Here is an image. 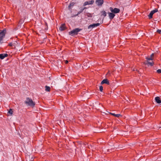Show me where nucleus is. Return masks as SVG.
Returning <instances> with one entry per match:
<instances>
[{
  "label": "nucleus",
  "instance_id": "f257e3e1",
  "mask_svg": "<svg viewBox=\"0 0 161 161\" xmlns=\"http://www.w3.org/2000/svg\"><path fill=\"white\" fill-rule=\"evenodd\" d=\"M81 30V29H80L79 28H75L69 32V34L70 35H71L72 36L75 35H77L78 32L80 31Z\"/></svg>",
  "mask_w": 161,
  "mask_h": 161
},
{
  "label": "nucleus",
  "instance_id": "f03ea898",
  "mask_svg": "<svg viewBox=\"0 0 161 161\" xmlns=\"http://www.w3.org/2000/svg\"><path fill=\"white\" fill-rule=\"evenodd\" d=\"M6 32V30L5 29L0 32V44L2 43L1 41L3 40V37L5 36Z\"/></svg>",
  "mask_w": 161,
  "mask_h": 161
},
{
  "label": "nucleus",
  "instance_id": "7ed1b4c3",
  "mask_svg": "<svg viewBox=\"0 0 161 161\" xmlns=\"http://www.w3.org/2000/svg\"><path fill=\"white\" fill-rule=\"evenodd\" d=\"M25 103L27 106H31L33 107L35 105V103L33 101H25Z\"/></svg>",
  "mask_w": 161,
  "mask_h": 161
},
{
  "label": "nucleus",
  "instance_id": "20e7f679",
  "mask_svg": "<svg viewBox=\"0 0 161 161\" xmlns=\"http://www.w3.org/2000/svg\"><path fill=\"white\" fill-rule=\"evenodd\" d=\"M110 9L112 13L114 14L119 13L120 11L119 9L116 8H115L114 9H113L112 7H110Z\"/></svg>",
  "mask_w": 161,
  "mask_h": 161
},
{
  "label": "nucleus",
  "instance_id": "39448f33",
  "mask_svg": "<svg viewBox=\"0 0 161 161\" xmlns=\"http://www.w3.org/2000/svg\"><path fill=\"white\" fill-rule=\"evenodd\" d=\"M104 3L103 0H96L95 3L98 6H101Z\"/></svg>",
  "mask_w": 161,
  "mask_h": 161
},
{
  "label": "nucleus",
  "instance_id": "423d86ee",
  "mask_svg": "<svg viewBox=\"0 0 161 161\" xmlns=\"http://www.w3.org/2000/svg\"><path fill=\"white\" fill-rule=\"evenodd\" d=\"M158 11V9L157 8H155L154 10L152 11L149 14V15H148V17L149 19H151L153 17V14L157 12Z\"/></svg>",
  "mask_w": 161,
  "mask_h": 161
},
{
  "label": "nucleus",
  "instance_id": "0eeeda50",
  "mask_svg": "<svg viewBox=\"0 0 161 161\" xmlns=\"http://www.w3.org/2000/svg\"><path fill=\"white\" fill-rule=\"evenodd\" d=\"M94 1L93 0H92L89 1H86L83 3V6H85L87 5H92L94 3Z\"/></svg>",
  "mask_w": 161,
  "mask_h": 161
},
{
  "label": "nucleus",
  "instance_id": "6e6552de",
  "mask_svg": "<svg viewBox=\"0 0 161 161\" xmlns=\"http://www.w3.org/2000/svg\"><path fill=\"white\" fill-rule=\"evenodd\" d=\"M99 23L93 24L90 25L88 27V29H92L98 26L99 25Z\"/></svg>",
  "mask_w": 161,
  "mask_h": 161
},
{
  "label": "nucleus",
  "instance_id": "1a4fd4ad",
  "mask_svg": "<svg viewBox=\"0 0 161 161\" xmlns=\"http://www.w3.org/2000/svg\"><path fill=\"white\" fill-rule=\"evenodd\" d=\"M66 27L65 24H63L59 28V30L60 31H64L66 29Z\"/></svg>",
  "mask_w": 161,
  "mask_h": 161
},
{
  "label": "nucleus",
  "instance_id": "9d476101",
  "mask_svg": "<svg viewBox=\"0 0 161 161\" xmlns=\"http://www.w3.org/2000/svg\"><path fill=\"white\" fill-rule=\"evenodd\" d=\"M108 14L109 19L111 20H112V19H113L114 18V16H115V15L113 13H108Z\"/></svg>",
  "mask_w": 161,
  "mask_h": 161
},
{
  "label": "nucleus",
  "instance_id": "9b49d317",
  "mask_svg": "<svg viewBox=\"0 0 161 161\" xmlns=\"http://www.w3.org/2000/svg\"><path fill=\"white\" fill-rule=\"evenodd\" d=\"M101 83L102 84H106L108 85L109 84V82L108 80L107 79H105L103 80L101 82Z\"/></svg>",
  "mask_w": 161,
  "mask_h": 161
},
{
  "label": "nucleus",
  "instance_id": "f8f14e48",
  "mask_svg": "<svg viewBox=\"0 0 161 161\" xmlns=\"http://www.w3.org/2000/svg\"><path fill=\"white\" fill-rule=\"evenodd\" d=\"M8 56V54L6 53H3L0 54V58L1 59H3L5 57H7Z\"/></svg>",
  "mask_w": 161,
  "mask_h": 161
},
{
  "label": "nucleus",
  "instance_id": "ddd939ff",
  "mask_svg": "<svg viewBox=\"0 0 161 161\" xmlns=\"http://www.w3.org/2000/svg\"><path fill=\"white\" fill-rule=\"evenodd\" d=\"M75 4V3L74 2L70 3L68 7L69 9H71V8L74 6Z\"/></svg>",
  "mask_w": 161,
  "mask_h": 161
},
{
  "label": "nucleus",
  "instance_id": "4468645a",
  "mask_svg": "<svg viewBox=\"0 0 161 161\" xmlns=\"http://www.w3.org/2000/svg\"><path fill=\"white\" fill-rule=\"evenodd\" d=\"M101 13L102 14V15L104 16V17H105L106 16L107 13L105 11H102Z\"/></svg>",
  "mask_w": 161,
  "mask_h": 161
},
{
  "label": "nucleus",
  "instance_id": "2eb2a0df",
  "mask_svg": "<svg viewBox=\"0 0 161 161\" xmlns=\"http://www.w3.org/2000/svg\"><path fill=\"white\" fill-rule=\"evenodd\" d=\"M45 87L46 88V89H45L46 91H47V92L50 91V88L49 86H46Z\"/></svg>",
  "mask_w": 161,
  "mask_h": 161
},
{
  "label": "nucleus",
  "instance_id": "dca6fc26",
  "mask_svg": "<svg viewBox=\"0 0 161 161\" xmlns=\"http://www.w3.org/2000/svg\"><path fill=\"white\" fill-rule=\"evenodd\" d=\"M155 101H161V97H155Z\"/></svg>",
  "mask_w": 161,
  "mask_h": 161
},
{
  "label": "nucleus",
  "instance_id": "f3484780",
  "mask_svg": "<svg viewBox=\"0 0 161 161\" xmlns=\"http://www.w3.org/2000/svg\"><path fill=\"white\" fill-rule=\"evenodd\" d=\"M8 113L12 115L13 114V111L12 109H10Z\"/></svg>",
  "mask_w": 161,
  "mask_h": 161
},
{
  "label": "nucleus",
  "instance_id": "a211bd4d",
  "mask_svg": "<svg viewBox=\"0 0 161 161\" xmlns=\"http://www.w3.org/2000/svg\"><path fill=\"white\" fill-rule=\"evenodd\" d=\"M84 10V9L83 8H81L79 12H78L77 14H80V13L82 12Z\"/></svg>",
  "mask_w": 161,
  "mask_h": 161
},
{
  "label": "nucleus",
  "instance_id": "6ab92c4d",
  "mask_svg": "<svg viewBox=\"0 0 161 161\" xmlns=\"http://www.w3.org/2000/svg\"><path fill=\"white\" fill-rule=\"evenodd\" d=\"M155 103L153 102V104H159L161 103V101H154Z\"/></svg>",
  "mask_w": 161,
  "mask_h": 161
},
{
  "label": "nucleus",
  "instance_id": "aec40b11",
  "mask_svg": "<svg viewBox=\"0 0 161 161\" xmlns=\"http://www.w3.org/2000/svg\"><path fill=\"white\" fill-rule=\"evenodd\" d=\"M146 58L147 60H153V58H150V57H147Z\"/></svg>",
  "mask_w": 161,
  "mask_h": 161
},
{
  "label": "nucleus",
  "instance_id": "412c9836",
  "mask_svg": "<svg viewBox=\"0 0 161 161\" xmlns=\"http://www.w3.org/2000/svg\"><path fill=\"white\" fill-rule=\"evenodd\" d=\"M147 63L149 64L151 66H153V62H147Z\"/></svg>",
  "mask_w": 161,
  "mask_h": 161
},
{
  "label": "nucleus",
  "instance_id": "4be33fe9",
  "mask_svg": "<svg viewBox=\"0 0 161 161\" xmlns=\"http://www.w3.org/2000/svg\"><path fill=\"white\" fill-rule=\"evenodd\" d=\"M99 89L100 91L102 92L103 90V87L101 86H100Z\"/></svg>",
  "mask_w": 161,
  "mask_h": 161
},
{
  "label": "nucleus",
  "instance_id": "5701e85b",
  "mask_svg": "<svg viewBox=\"0 0 161 161\" xmlns=\"http://www.w3.org/2000/svg\"><path fill=\"white\" fill-rule=\"evenodd\" d=\"M121 115L120 114H116L115 117H119L120 116H121Z\"/></svg>",
  "mask_w": 161,
  "mask_h": 161
},
{
  "label": "nucleus",
  "instance_id": "b1692460",
  "mask_svg": "<svg viewBox=\"0 0 161 161\" xmlns=\"http://www.w3.org/2000/svg\"><path fill=\"white\" fill-rule=\"evenodd\" d=\"M157 72L158 73H161V69H158L157 70Z\"/></svg>",
  "mask_w": 161,
  "mask_h": 161
},
{
  "label": "nucleus",
  "instance_id": "393cba45",
  "mask_svg": "<svg viewBox=\"0 0 161 161\" xmlns=\"http://www.w3.org/2000/svg\"><path fill=\"white\" fill-rule=\"evenodd\" d=\"M157 33H159V34H160V33L161 32V30L158 29L157 31Z\"/></svg>",
  "mask_w": 161,
  "mask_h": 161
},
{
  "label": "nucleus",
  "instance_id": "a878e982",
  "mask_svg": "<svg viewBox=\"0 0 161 161\" xmlns=\"http://www.w3.org/2000/svg\"><path fill=\"white\" fill-rule=\"evenodd\" d=\"M154 53H152V54H151V55H150V58H153V57L154 56Z\"/></svg>",
  "mask_w": 161,
  "mask_h": 161
},
{
  "label": "nucleus",
  "instance_id": "bb28decb",
  "mask_svg": "<svg viewBox=\"0 0 161 161\" xmlns=\"http://www.w3.org/2000/svg\"><path fill=\"white\" fill-rule=\"evenodd\" d=\"M133 71H138V72H139V71H138V70H137V69H136V68H134V69H133Z\"/></svg>",
  "mask_w": 161,
  "mask_h": 161
},
{
  "label": "nucleus",
  "instance_id": "cd10ccee",
  "mask_svg": "<svg viewBox=\"0 0 161 161\" xmlns=\"http://www.w3.org/2000/svg\"><path fill=\"white\" fill-rule=\"evenodd\" d=\"M27 101H32V100L30 99L29 97L27 98Z\"/></svg>",
  "mask_w": 161,
  "mask_h": 161
},
{
  "label": "nucleus",
  "instance_id": "c85d7f7f",
  "mask_svg": "<svg viewBox=\"0 0 161 161\" xmlns=\"http://www.w3.org/2000/svg\"><path fill=\"white\" fill-rule=\"evenodd\" d=\"M109 114H111L112 115H114L115 117L116 114L111 113H109Z\"/></svg>",
  "mask_w": 161,
  "mask_h": 161
},
{
  "label": "nucleus",
  "instance_id": "c756f323",
  "mask_svg": "<svg viewBox=\"0 0 161 161\" xmlns=\"http://www.w3.org/2000/svg\"><path fill=\"white\" fill-rule=\"evenodd\" d=\"M9 45L10 46H12V45H13V44L12 43H10L9 44Z\"/></svg>",
  "mask_w": 161,
  "mask_h": 161
},
{
  "label": "nucleus",
  "instance_id": "7c9ffc66",
  "mask_svg": "<svg viewBox=\"0 0 161 161\" xmlns=\"http://www.w3.org/2000/svg\"><path fill=\"white\" fill-rule=\"evenodd\" d=\"M68 63V60H66L65 61V63L67 64Z\"/></svg>",
  "mask_w": 161,
  "mask_h": 161
},
{
  "label": "nucleus",
  "instance_id": "2f4dec72",
  "mask_svg": "<svg viewBox=\"0 0 161 161\" xmlns=\"http://www.w3.org/2000/svg\"><path fill=\"white\" fill-rule=\"evenodd\" d=\"M87 8L86 7H84V8H83L84 9V10H85L86 9H87Z\"/></svg>",
  "mask_w": 161,
  "mask_h": 161
},
{
  "label": "nucleus",
  "instance_id": "473e14b6",
  "mask_svg": "<svg viewBox=\"0 0 161 161\" xmlns=\"http://www.w3.org/2000/svg\"><path fill=\"white\" fill-rule=\"evenodd\" d=\"M46 30H47V28H46Z\"/></svg>",
  "mask_w": 161,
  "mask_h": 161
},
{
  "label": "nucleus",
  "instance_id": "72a5a7b5",
  "mask_svg": "<svg viewBox=\"0 0 161 161\" xmlns=\"http://www.w3.org/2000/svg\"><path fill=\"white\" fill-rule=\"evenodd\" d=\"M160 128H161V127H160Z\"/></svg>",
  "mask_w": 161,
  "mask_h": 161
}]
</instances>
